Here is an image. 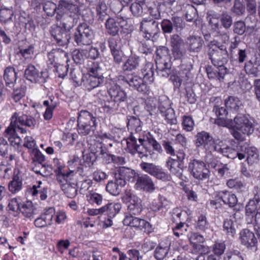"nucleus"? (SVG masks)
<instances>
[{
  "mask_svg": "<svg viewBox=\"0 0 260 260\" xmlns=\"http://www.w3.org/2000/svg\"><path fill=\"white\" fill-rule=\"evenodd\" d=\"M219 37L222 42L219 40L211 41L208 45V54L212 64L219 67V76L221 78L227 73V69L224 64L227 62L229 57L226 44L229 41V36L226 33H223L220 34Z\"/></svg>",
  "mask_w": 260,
  "mask_h": 260,
  "instance_id": "nucleus-1",
  "label": "nucleus"
},
{
  "mask_svg": "<svg viewBox=\"0 0 260 260\" xmlns=\"http://www.w3.org/2000/svg\"><path fill=\"white\" fill-rule=\"evenodd\" d=\"M128 129L131 131V135L126 139L127 148L130 153L135 154L137 153L140 157L147 156V149L144 146L145 141L141 138L142 132L141 122L136 117H131L127 122Z\"/></svg>",
  "mask_w": 260,
  "mask_h": 260,
  "instance_id": "nucleus-2",
  "label": "nucleus"
},
{
  "mask_svg": "<svg viewBox=\"0 0 260 260\" xmlns=\"http://www.w3.org/2000/svg\"><path fill=\"white\" fill-rule=\"evenodd\" d=\"M233 128L231 134L237 140L243 142L245 140V136H249L254 132L255 122L243 114L237 115L232 123Z\"/></svg>",
  "mask_w": 260,
  "mask_h": 260,
  "instance_id": "nucleus-3",
  "label": "nucleus"
},
{
  "mask_svg": "<svg viewBox=\"0 0 260 260\" xmlns=\"http://www.w3.org/2000/svg\"><path fill=\"white\" fill-rule=\"evenodd\" d=\"M245 215L247 223H252L254 230L260 233V189L246 205Z\"/></svg>",
  "mask_w": 260,
  "mask_h": 260,
  "instance_id": "nucleus-4",
  "label": "nucleus"
},
{
  "mask_svg": "<svg viewBox=\"0 0 260 260\" xmlns=\"http://www.w3.org/2000/svg\"><path fill=\"white\" fill-rule=\"evenodd\" d=\"M73 26L72 21H67L65 18L60 22L59 25H54L52 26L51 35L58 45L64 46L68 43L71 38L69 31Z\"/></svg>",
  "mask_w": 260,
  "mask_h": 260,
  "instance_id": "nucleus-5",
  "label": "nucleus"
},
{
  "mask_svg": "<svg viewBox=\"0 0 260 260\" xmlns=\"http://www.w3.org/2000/svg\"><path fill=\"white\" fill-rule=\"evenodd\" d=\"M10 125L7 127V132L13 133L14 131H20L22 134L25 133L26 131L22 126L34 127L36 121L35 118L31 116L20 113L15 112L12 115Z\"/></svg>",
  "mask_w": 260,
  "mask_h": 260,
  "instance_id": "nucleus-6",
  "label": "nucleus"
},
{
  "mask_svg": "<svg viewBox=\"0 0 260 260\" xmlns=\"http://www.w3.org/2000/svg\"><path fill=\"white\" fill-rule=\"evenodd\" d=\"M78 132L86 136L95 130L96 126V118L87 111H81L78 117Z\"/></svg>",
  "mask_w": 260,
  "mask_h": 260,
  "instance_id": "nucleus-7",
  "label": "nucleus"
},
{
  "mask_svg": "<svg viewBox=\"0 0 260 260\" xmlns=\"http://www.w3.org/2000/svg\"><path fill=\"white\" fill-rule=\"evenodd\" d=\"M156 55L155 61L157 69L169 74L171 63L168 48L164 46L159 47L156 49Z\"/></svg>",
  "mask_w": 260,
  "mask_h": 260,
  "instance_id": "nucleus-8",
  "label": "nucleus"
},
{
  "mask_svg": "<svg viewBox=\"0 0 260 260\" xmlns=\"http://www.w3.org/2000/svg\"><path fill=\"white\" fill-rule=\"evenodd\" d=\"M123 203L127 204V209L131 214L138 215L142 210L141 200L131 190H125L122 197Z\"/></svg>",
  "mask_w": 260,
  "mask_h": 260,
  "instance_id": "nucleus-9",
  "label": "nucleus"
},
{
  "mask_svg": "<svg viewBox=\"0 0 260 260\" xmlns=\"http://www.w3.org/2000/svg\"><path fill=\"white\" fill-rule=\"evenodd\" d=\"M220 140H214L210 134L205 131L198 133L196 135L197 146L203 145L207 153H212L215 149H219L218 146Z\"/></svg>",
  "mask_w": 260,
  "mask_h": 260,
  "instance_id": "nucleus-10",
  "label": "nucleus"
},
{
  "mask_svg": "<svg viewBox=\"0 0 260 260\" xmlns=\"http://www.w3.org/2000/svg\"><path fill=\"white\" fill-rule=\"evenodd\" d=\"M93 31L86 23L80 24L75 34V41L79 45H89L93 38Z\"/></svg>",
  "mask_w": 260,
  "mask_h": 260,
  "instance_id": "nucleus-11",
  "label": "nucleus"
},
{
  "mask_svg": "<svg viewBox=\"0 0 260 260\" xmlns=\"http://www.w3.org/2000/svg\"><path fill=\"white\" fill-rule=\"evenodd\" d=\"M188 169L193 177L200 180L208 178L210 172L205 163L200 160L194 159L188 165Z\"/></svg>",
  "mask_w": 260,
  "mask_h": 260,
  "instance_id": "nucleus-12",
  "label": "nucleus"
},
{
  "mask_svg": "<svg viewBox=\"0 0 260 260\" xmlns=\"http://www.w3.org/2000/svg\"><path fill=\"white\" fill-rule=\"evenodd\" d=\"M123 223L125 225L135 228L147 233H150L152 231L151 225L148 221L132 215L126 216Z\"/></svg>",
  "mask_w": 260,
  "mask_h": 260,
  "instance_id": "nucleus-13",
  "label": "nucleus"
},
{
  "mask_svg": "<svg viewBox=\"0 0 260 260\" xmlns=\"http://www.w3.org/2000/svg\"><path fill=\"white\" fill-rule=\"evenodd\" d=\"M55 214V210L54 208L47 207L45 208L40 216L34 220L35 225L39 228L51 225Z\"/></svg>",
  "mask_w": 260,
  "mask_h": 260,
  "instance_id": "nucleus-14",
  "label": "nucleus"
},
{
  "mask_svg": "<svg viewBox=\"0 0 260 260\" xmlns=\"http://www.w3.org/2000/svg\"><path fill=\"white\" fill-rule=\"evenodd\" d=\"M26 78L34 83H43L46 81L47 73L39 71L33 65H29L25 71Z\"/></svg>",
  "mask_w": 260,
  "mask_h": 260,
  "instance_id": "nucleus-15",
  "label": "nucleus"
},
{
  "mask_svg": "<svg viewBox=\"0 0 260 260\" xmlns=\"http://www.w3.org/2000/svg\"><path fill=\"white\" fill-rule=\"evenodd\" d=\"M78 0H70L71 3L66 1H61L57 8V13H67L69 12L70 13V16L64 17L67 21H73V19L71 16L78 14L79 12V8L77 4H74V2L77 3ZM73 23V22H72Z\"/></svg>",
  "mask_w": 260,
  "mask_h": 260,
  "instance_id": "nucleus-16",
  "label": "nucleus"
},
{
  "mask_svg": "<svg viewBox=\"0 0 260 260\" xmlns=\"http://www.w3.org/2000/svg\"><path fill=\"white\" fill-rule=\"evenodd\" d=\"M141 30L145 34L144 36L148 40L158 30V23L150 18H144L141 23Z\"/></svg>",
  "mask_w": 260,
  "mask_h": 260,
  "instance_id": "nucleus-17",
  "label": "nucleus"
},
{
  "mask_svg": "<svg viewBox=\"0 0 260 260\" xmlns=\"http://www.w3.org/2000/svg\"><path fill=\"white\" fill-rule=\"evenodd\" d=\"M110 135L107 133H101L90 137L87 140L89 149L92 153L100 152L102 150V141L105 139H110Z\"/></svg>",
  "mask_w": 260,
  "mask_h": 260,
  "instance_id": "nucleus-18",
  "label": "nucleus"
},
{
  "mask_svg": "<svg viewBox=\"0 0 260 260\" xmlns=\"http://www.w3.org/2000/svg\"><path fill=\"white\" fill-rule=\"evenodd\" d=\"M53 164L58 182H62L64 181V178L69 177L70 175H74V171H66L64 170L65 165L62 160L57 158H54Z\"/></svg>",
  "mask_w": 260,
  "mask_h": 260,
  "instance_id": "nucleus-19",
  "label": "nucleus"
},
{
  "mask_svg": "<svg viewBox=\"0 0 260 260\" xmlns=\"http://www.w3.org/2000/svg\"><path fill=\"white\" fill-rule=\"evenodd\" d=\"M125 80L129 85L139 92H146L147 90V84L142 78L136 74H131L125 77Z\"/></svg>",
  "mask_w": 260,
  "mask_h": 260,
  "instance_id": "nucleus-20",
  "label": "nucleus"
},
{
  "mask_svg": "<svg viewBox=\"0 0 260 260\" xmlns=\"http://www.w3.org/2000/svg\"><path fill=\"white\" fill-rule=\"evenodd\" d=\"M189 239L194 252H209V248L207 246L201 244L205 241L203 236L198 233H193L190 235Z\"/></svg>",
  "mask_w": 260,
  "mask_h": 260,
  "instance_id": "nucleus-21",
  "label": "nucleus"
},
{
  "mask_svg": "<svg viewBox=\"0 0 260 260\" xmlns=\"http://www.w3.org/2000/svg\"><path fill=\"white\" fill-rule=\"evenodd\" d=\"M125 21L121 17H117L114 18L108 19L105 23V26L108 32L112 36L116 35L120 27L125 23Z\"/></svg>",
  "mask_w": 260,
  "mask_h": 260,
  "instance_id": "nucleus-22",
  "label": "nucleus"
},
{
  "mask_svg": "<svg viewBox=\"0 0 260 260\" xmlns=\"http://www.w3.org/2000/svg\"><path fill=\"white\" fill-rule=\"evenodd\" d=\"M73 176L74 175H70L69 177L64 178L63 182H59L62 190L70 198L75 197L77 193L76 183L72 181Z\"/></svg>",
  "mask_w": 260,
  "mask_h": 260,
  "instance_id": "nucleus-23",
  "label": "nucleus"
},
{
  "mask_svg": "<svg viewBox=\"0 0 260 260\" xmlns=\"http://www.w3.org/2000/svg\"><path fill=\"white\" fill-rule=\"evenodd\" d=\"M218 146L219 149H215V151L219 152L228 158L235 159L238 157L239 160H242L245 157L244 153L239 152L230 147L225 146L221 141H220Z\"/></svg>",
  "mask_w": 260,
  "mask_h": 260,
  "instance_id": "nucleus-24",
  "label": "nucleus"
},
{
  "mask_svg": "<svg viewBox=\"0 0 260 260\" xmlns=\"http://www.w3.org/2000/svg\"><path fill=\"white\" fill-rule=\"evenodd\" d=\"M239 238L241 243L247 247H254L257 243L254 233L247 229L240 232Z\"/></svg>",
  "mask_w": 260,
  "mask_h": 260,
  "instance_id": "nucleus-25",
  "label": "nucleus"
},
{
  "mask_svg": "<svg viewBox=\"0 0 260 260\" xmlns=\"http://www.w3.org/2000/svg\"><path fill=\"white\" fill-rule=\"evenodd\" d=\"M135 186L137 189H143L147 192H152L155 189L154 184L147 175L138 177Z\"/></svg>",
  "mask_w": 260,
  "mask_h": 260,
  "instance_id": "nucleus-26",
  "label": "nucleus"
},
{
  "mask_svg": "<svg viewBox=\"0 0 260 260\" xmlns=\"http://www.w3.org/2000/svg\"><path fill=\"white\" fill-rule=\"evenodd\" d=\"M181 189L184 192L183 196L186 197L190 201L196 202L198 200V195L192 189L191 182L188 180H185L184 182H180Z\"/></svg>",
  "mask_w": 260,
  "mask_h": 260,
  "instance_id": "nucleus-27",
  "label": "nucleus"
},
{
  "mask_svg": "<svg viewBox=\"0 0 260 260\" xmlns=\"http://www.w3.org/2000/svg\"><path fill=\"white\" fill-rule=\"evenodd\" d=\"M85 80L83 81V85L90 90L95 87H98L103 81V75H87L85 76Z\"/></svg>",
  "mask_w": 260,
  "mask_h": 260,
  "instance_id": "nucleus-28",
  "label": "nucleus"
},
{
  "mask_svg": "<svg viewBox=\"0 0 260 260\" xmlns=\"http://www.w3.org/2000/svg\"><path fill=\"white\" fill-rule=\"evenodd\" d=\"M108 92L112 100L115 103L123 102L127 97L125 92L117 85L110 88Z\"/></svg>",
  "mask_w": 260,
  "mask_h": 260,
  "instance_id": "nucleus-29",
  "label": "nucleus"
},
{
  "mask_svg": "<svg viewBox=\"0 0 260 260\" xmlns=\"http://www.w3.org/2000/svg\"><path fill=\"white\" fill-rule=\"evenodd\" d=\"M36 210L37 208L32 202L30 201L26 200L21 204L19 211L24 217L31 218L36 214Z\"/></svg>",
  "mask_w": 260,
  "mask_h": 260,
  "instance_id": "nucleus-30",
  "label": "nucleus"
},
{
  "mask_svg": "<svg viewBox=\"0 0 260 260\" xmlns=\"http://www.w3.org/2000/svg\"><path fill=\"white\" fill-rule=\"evenodd\" d=\"M187 44L190 51L198 52L203 47L204 41L201 37L190 36L187 38Z\"/></svg>",
  "mask_w": 260,
  "mask_h": 260,
  "instance_id": "nucleus-31",
  "label": "nucleus"
},
{
  "mask_svg": "<svg viewBox=\"0 0 260 260\" xmlns=\"http://www.w3.org/2000/svg\"><path fill=\"white\" fill-rule=\"evenodd\" d=\"M126 181L122 179H115V182L109 181L106 185L107 192L113 196H117L120 192V188L125 185Z\"/></svg>",
  "mask_w": 260,
  "mask_h": 260,
  "instance_id": "nucleus-32",
  "label": "nucleus"
},
{
  "mask_svg": "<svg viewBox=\"0 0 260 260\" xmlns=\"http://www.w3.org/2000/svg\"><path fill=\"white\" fill-rule=\"evenodd\" d=\"M142 75L145 83L149 84L154 80V68L153 64L151 62H147L141 69Z\"/></svg>",
  "mask_w": 260,
  "mask_h": 260,
  "instance_id": "nucleus-33",
  "label": "nucleus"
},
{
  "mask_svg": "<svg viewBox=\"0 0 260 260\" xmlns=\"http://www.w3.org/2000/svg\"><path fill=\"white\" fill-rule=\"evenodd\" d=\"M102 208L103 213H106L110 218H112L119 212L121 205L118 203H111L102 206Z\"/></svg>",
  "mask_w": 260,
  "mask_h": 260,
  "instance_id": "nucleus-34",
  "label": "nucleus"
},
{
  "mask_svg": "<svg viewBox=\"0 0 260 260\" xmlns=\"http://www.w3.org/2000/svg\"><path fill=\"white\" fill-rule=\"evenodd\" d=\"M170 249V243L161 242L156 248L154 257L157 260H162L168 254Z\"/></svg>",
  "mask_w": 260,
  "mask_h": 260,
  "instance_id": "nucleus-35",
  "label": "nucleus"
},
{
  "mask_svg": "<svg viewBox=\"0 0 260 260\" xmlns=\"http://www.w3.org/2000/svg\"><path fill=\"white\" fill-rule=\"evenodd\" d=\"M140 62V58L138 56L132 55L128 57L122 66L124 71H132L137 69Z\"/></svg>",
  "mask_w": 260,
  "mask_h": 260,
  "instance_id": "nucleus-36",
  "label": "nucleus"
},
{
  "mask_svg": "<svg viewBox=\"0 0 260 260\" xmlns=\"http://www.w3.org/2000/svg\"><path fill=\"white\" fill-rule=\"evenodd\" d=\"M38 183V185L33 186L30 189V192L33 197H37L39 194L40 199L42 201L45 200L47 197V188L45 187L42 188L41 187L42 184L41 181H39Z\"/></svg>",
  "mask_w": 260,
  "mask_h": 260,
  "instance_id": "nucleus-37",
  "label": "nucleus"
},
{
  "mask_svg": "<svg viewBox=\"0 0 260 260\" xmlns=\"http://www.w3.org/2000/svg\"><path fill=\"white\" fill-rule=\"evenodd\" d=\"M4 79L7 85H13L16 80V73L12 67L7 68L4 72Z\"/></svg>",
  "mask_w": 260,
  "mask_h": 260,
  "instance_id": "nucleus-38",
  "label": "nucleus"
},
{
  "mask_svg": "<svg viewBox=\"0 0 260 260\" xmlns=\"http://www.w3.org/2000/svg\"><path fill=\"white\" fill-rule=\"evenodd\" d=\"M220 198L224 204L229 205L230 207L235 206L238 202L236 196L229 192H222Z\"/></svg>",
  "mask_w": 260,
  "mask_h": 260,
  "instance_id": "nucleus-39",
  "label": "nucleus"
},
{
  "mask_svg": "<svg viewBox=\"0 0 260 260\" xmlns=\"http://www.w3.org/2000/svg\"><path fill=\"white\" fill-rule=\"evenodd\" d=\"M22 181L18 176H14L8 184V189L12 193H16L22 188Z\"/></svg>",
  "mask_w": 260,
  "mask_h": 260,
  "instance_id": "nucleus-40",
  "label": "nucleus"
},
{
  "mask_svg": "<svg viewBox=\"0 0 260 260\" xmlns=\"http://www.w3.org/2000/svg\"><path fill=\"white\" fill-rule=\"evenodd\" d=\"M245 151L247 154L246 160L249 165H252L258 160V154L257 150L255 147H248L245 148Z\"/></svg>",
  "mask_w": 260,
  "mask_h": 260,
  "instance_id": "nucleus-41",
  "label": "nucleus"
},
{
  "mask_svg": "<svg viewBox=\"0 0 260 260\" xmlns=\"http://www.w3.org/2000/svg\"><path fill=\"white\" fill-rule=\"evenodd\" d=\"M16 131L14 130L13 133L7 132V128L5 131V136L8 138L10 144L12 146L18 148L20 145L21 140L16 134Z\"/></svg>",
  "mask_w": 260,
  "mask_h": 260,
  "instance_id": "nucleus-42",
  "label": "nucleus"
},
{
  "mask_svg": "<svg viewBox=\"0 0 260 260\" xmlns=\"http://www.w3.org/2000/svg\"><path fill=\"white\" fill-rule=\"evenodd\" d=\"M86 200L91 204H96L99 206L102 204L103 198L102 194L96 192L90 191L86 195Z\"/></svg>",
  "mask_w": 260,
  "mask_h": 260,
  "instance_id": "nucleus-43",
  "label": "nucleus"
},
{
  "mask_svg": "<svg viewBox=\"0 0 260 260\" xmlns=\"http://www.w3.org/2000/svg\"><path fill=\"white\" fill-rule=\"evenodd\" d=\"M226 108L234 111H237L242 106L241 101L237 97L230 96L225 101Z\"/></svg>",
  "mask_w": 260,
  "mask_h": 260,
  "instance_id": "nucleus-44",
  "label": "nucleus"
},
{
  "mask_svg": "<svg viewBox=\"0 0 260 260\" xmlns=\"http://www.w3.org/2000/svg\"><path fill=\"white\" fill-rule=\"evenodd\" d=\"M87 75H102L101 68L98 61H89L87 65Z\"/></svg>",
  "mask_w": 260,
  "mask_h": 260,
  "instance_id": "nucleus-45",
  "label": "nucleus"
},
{
  "mask_svg": "<svg viewBox=\"0 0 260 260\" xmlns=\"http://www.w3.org/2000/svg\"><path fill=\"white\" fill-rule=\"evenodd\" d=\"M169 204V201L161 196H159L158 201L153 202L151 205V209L154 211H157L162 208H166Z\"/></svg>",
  "mask_w": 260,
  "mask_h": 260,
  "instance_id": "nucleus-46",
  "label": "nucleus"
},
{
  "mask_svg": "<svg viewBox=\"0 0 260 260\" xmlns=\"http://www.w3.org/2000/svg\"><path fill=\"white\" fill-rule=\"evenodd\" d=\"M71 79L75 87L79 86L83 83V74L78 71L73 70L70 73Z\"/></svg>",
  "mask_w": 260,
  "mask_h": 260,
  "instance_id": "nucleus-47",
  "label": "nucleus"
},
{
  "mask_svg": "<svg viewBox=\"0 0 260 260\" xmlns=\"http://www.w3.org/2000/svg\"><path fill=\"white\" fill-rule=\"evenodd\" d=\"M223 231L226 235L233 237L236 233V229L234 222L231 219H226L224 221L223 224Z\"/></svg>",
  "mask_w": 260,
  "mask_h": 260,
  "instance_id": "nucleus-48",
  "label": "nucleus"
},
{
  "mask_svg": "<svg viewBox=\"0 0 260 260\" xmlns=\"http://www.w3.org/2000/svg\"><path fill=\"white\" fill-rule=\"evenodd\" d=\"M30 154L32 159L35 161H37L39 162V167H41L42 169L44 170L45 168L41 164L45 160V156L38 149H32L30 151Z\"/></svg>",
  "mask_w": 260,
  "mask_h": 260,
  "instance_id": "nucleus-49",
  "label": "nucleus"
},
{
  "mask_svg": "<svg viewBox=\"0 0 260 260\" xmlns=\"http://www.w3.org/2000/svg\"><path fill=\"white\" fill-rule=\"evenodd\" d=\"M176 158L170 157L167 161V167L173 174H177L179 169V156L177 155Z\"/></svg>",
  "mask_w": 260,
  "mask_h": 260,
  "instance_id": "nucleus-50",
  "label": "nucleus"
},
{
  "mask_svg": "<svg viewBox=\"0 0 260 260\" xmlns=\"http://www.w3.org/2000/svg\"><path fill=\"white\" fill-rule=\"evenodd\" d=\"M220 17V15L217 13H213L208 15L209 24L212 29L215 30L221 27L219 23V21H220L219 20Z\"/></svg>",
  "mask_w": 260,
  "mask_h": 260,
  "instance_id": "nucleus-51",
  "label": "nucleus"
},
{
  "mask_svg": "<svg viewBox=\"0 0 260 260\" xmlns=\"http://www.w3.org/2000/svg\"><path fill=\"white\" fill-rule=\"evenodd\" d=\"M209 224L207 220V218L203 215H200L196 224V229L198 231L205 232L208 229Z\"/></svg>",
  "mask_w": 260,
  "mask_h": 260,
  "instance_id": "nucleus-52",
  "label": "nucleus"
},
{
  "mask_svg": "<svg viewBox=\"0 0 260 260\" xmlns=\"http://www.w3.org/2000/svg\"><path fill=\"white\" fill-rule=\"evenodd\" d=\"M170 43L175 58L177 59L179 57V36L177 35L172 36Z\"/></svg>",
  "mask_w": 260,
  "mask_h": 260,
  "instance_id": "nucleus-53",
  "label": "nucleus"
},
{
  "mask_svg": "<svg viewBox=\"0 0 260 260\" xmlns=\"http://www.w3.org/2000/svg\"><path fill=\"white\" fill-rule=\"evenodd\" d=\"M21 200L19 198H14L9 200L8 208L9 210L17 213L20 209Z\"/></svg>",
  "mask_w": 260,
  "mask_h": 260,
  "instance_id": "nucleus-54",
  "label": "nucleus"
},
{
  "mask_svg": "<svg viewBox=\"0 0 260 260\" xmlns=\"http://www.w3.org/2000/svg\"><path fill=\"white\" fill-rule=\"evenodd\" d=\"M245 70L247 74L252 75L254 77L260 76V70L257 68L254 67L251 61L247 62L245 64Z\"/></svg>",
  "mask_w": 260,
  "mask_h": 260,
  "instance_id": "nucleus-55",
  "label": "nucleus"
},
{
  "mask_svg": "<svg viewBox=\"0 0 260 260\" xmlns=\"http://www.w3.org/2000/svg\"><path fill=\"white\" fill-rule=\"evenodd\" d=\"M226 184L231 188H234L238 191H242L244 187V184L238 179H231L229 180Z\"/></svg>",
  "mask_w": 260,
  "mask_h": 260,
  "instance_id": "nucleus-56",
  "label": "nucleus"
},
{
  "mask_svg": "<svg viewBox=\"0 0 260 260\" xmlns=\"http://www.w3.org/2000/svg\"><path fill=\"white\" fill-rule=\"evenodd\" d=\"M225 249V244L223 242H215L212 246V251L217 256L222 255Z\"/></svg>",
  "mask_w": 260,
  "mask_h": 260,
  "instance_id": "nucleus-57",
  "label": "nucleus"
},
{
  "mask_svg": "<svg viewBox=\"0 0 260 260\" xmlns=\"http://www.w3.org/2000/svg\"><path fill=\"white\" fill-rule=\"evenodd\" d=\"M182 125L183 129L187 132L191 131L194 127V122L190 116H184L183 118Z\"/></svg>",
  "mask_w": 260,
  "mask_h": 260,
  "instance_id": "nucleus-58",
  "label": "nucleus"
},
{
  "mask_svg": "<svg viewBox=\"0 0 260 260\" xmlns=\"http://www.w3.org/2000/svg\"><path fill=\"white\" fill-rule=\"evenodd\" d=\"M186 10L185 18L187 21H191L196 18L197 11L193 6L188 5L186 7Z\"/></svg>",
  "mask_w": 260,
  "mask_h": 260,
  "instance_id": "nucleus-59",
  "label": "nucleus"
},
{
  "mask_svg": "<svg viewBox=\"0 0 260 260\" xmlns=\"http://www.w3.org/2000/svg\"><path fill=\"white\" fill-rule=\"evenodd\" d=\"M220 20L224 28L228 29L232 24V19L231 16L226 12H223L220 16Z\"/></svg>",
  "mask_w": 260,
  "mask_h": 260,
  "instance_id": "nucleus-60",
  "label": "nucleus"
},
{
  "mask_svg": "<svg viewBox=\"0 0 260 260\" xmlns=\"http://www.w3.org/2000/svg\"><path fill=\"white\" fill-rule=\"evenodd\" d=\"M59 54V50H53L51 52H49L48 54V64L53 66L54 67H56L58 64L57 61H58L57 57Z\"/></svg>",
  "mask_w": 260,
  "mask_h": 260,
  "instance_id": "nucleus-61",
  "label": "nucleus"
},
{
  "mask_svg": "<svg viewBox=\"0 0 260 260\" xmlns=\"http://www.w3.org/2000/svg\"><path fill=\"white\" fill-rule=\"evenodd\" d=\"M43 9L48 16L53 15L55 11H57L56 4L49 1L45 3Z\"/></svg>",
  "mask_w": 260,
  "mask_h": 260,
  "instance_id": "nucleus-62",
  "label": "nucleus"
},
{
  "mask_svg": "<svg viewBox=\"0 0 260 260\" xmlns=\"http://www.w3.org/2000/svg\"><path fill=\"white\" fill-rule=\"evenodd\" d=\"M19 54L25 59L30 60L32 58L34 54V47L33 46L30 45L27 48L21 49L19 51Z\"/></svg>",
  "mask_w": 260,
  "mask_h": 260,
  "instance_id": "nucleus-63",
  "label": "nucleus"
},
{
  "mask_svg": "<svg viewBox=\"0 0 260 260\" xmlns=\"http://www.w3.org/2000/svg\"><path fill=\"white\" fill-rule=\"evenodd\" d=\"M224 260H243L241 253L237 250L228 252L224 256Z\"/></svg>",
  "mask_w": 260,
  "mask_h": 260,
  "instance_id": "nucleus-64",
  "label": "nucleus"
}]
</instances>
